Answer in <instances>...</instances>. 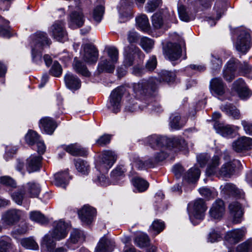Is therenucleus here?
I'll use <instances>...</instances> for the list:
<instances>
[{"instance_id": "1", "label": "nucleus", "mask_w": 252, "mask_h": 252, "mask_svg": "<svg viewBox=\"0 0 252 252\" xmlns=\"http://www.w3.org/2000/svg\"><path fill=\"white\" fill-rule=\"evenodd\" d=\"M53 226L54 228L44 236L41 243L42 246L45 247L48 251H51L56 247V241L64 239L67 234V226L63 221H55Z\"/></svg>"}, {"instance_id": "2", "label": "nucleus", "mask_w": 252, "mask_h": 252, "mask_svg": "<svg viewBox=\"0 0 252 252\" xmlns=\"http://www.w3.org/2000/svg\"><path fill=\"white\" fill-rule=\"evenodd\" d=\"M147 142L152 148L154 149L163 147H172L183 150L185 149L187 146L185 140L180 137L170 139L165 136L154 135L148 137Z\"/></svg>"}, {"instance_id": "3", "label": "nucleus", "mask_w": 252, "mask_h": 252, "mask_svg": "<svg viewBox=\"0 0 252 252\" xmlns=\"http://www.w3.org/2000/svg\"><path fill=\"white\" fill-rule=\"evenodd\" d=\"M159 82L156 78L150 77L134 83L133 90L135 97L143 99L150 97L157 89Z\"/></svg>"}, {"instance_id": "4", "label": "nucleus", "mask_w": 252, "mask_h": 252, "mask_svg": "<svg viewBox=\"0 0 252 252\" xmlns=\"http://www.w3.org/2000/svg\"><path fill=\"white\" fill-rule=\"evenodd\" d=\"M50 41V39L45 32H39L35 34L32 50V59L34 62L36 63H41L42 47L49 44Z\"/></svg>"}, {"instance_id": "5", "label": "nucleus", "mask_w": 252, "mask_h": 252, "mask_svg": "<svg viewBox=\"0 0 252 252\" xmlns=\"http://www.w3.org/2000/svg\"><path fill=\"white\" fill-rule=\"evenodd\" d=\"M188 209L189 219L192 223L195 225L198 222H194L195 220H200L203 219L207 207L204 200L199 198L189 204Z\"/></svg>"}, {"instance_id": "6", "label": "nucleus", "mask_w": 252, "mask_h": 252, "mask_svg": "<svg viewBox=\"0 0 252 252\" xmlns=\"http://www.w3.org/2000/svg\"><path fill=\"white\" fill-rule=\"evenodd\" d=\"M252 45L250 31L248 30L241 29L235 43L236 50L243 54H246L250 49Z\"/></svg>"}, {"instance_id": "7", "label": "nucleus", "mask_w": 252, "mask_h": 252, "mask_svg": "<svg viewBox=\"0 0 252 252\" xmlns=\"http://www.w3.org/2000/svg\"><path fill=\"white\" fill-rule=\"evenodd\" d=\"M136 56L140 59L144 58V55L140 49L133 44H130L126 46L124 52V64L126 67H129L133 65Z\"/></svg>"}, {"instance_id": "8", "label": "nucleus", "mask_w": 252, "mask_h": 252, "mask_svg": "<svg viewBox=\"0 0 252 252\" xmlns=\"http://www.w3.org/2000/svg\"><path fill=\"white\" fill-rule=\"evenodd\" d=\"M117 156L114 152L105 151L102 154L100 160L96 165V168L100 172L107 171L114 163Z\"/></svg>"}, {"instance_id": "9", "label": "nucleus", "mask_w": 252, "mask_h": 252, "mask_svg": "<svg viewBox=\"0 0 252 252\" xmlns=\"http://www.w3.org/2000/svg\"><path fill=\"white\" fill-rule=\"evenodd\" d=\"M125 92V88L120 86L111 92L109 97L110 105L108 106V108L114 113H117L120 111L121 99Z\"/></svg>"}, {"instance_id": "10", "label": "nucleus", "mask_w": 252, "mask_h": 252, "mask_svg": "<svg viewBox=\"0 0 252 252\" xmlns=\"http://www.w3.org/2000/svg\"><path fill=\"white\" fill-rule=\"evenodd\" d=\"M98 58V52L95 47L90 44L84 45L82 59L89 64L95 63Z\"/></svg>"}, {"instance_id": "11", "label": "nucleus", "mask_w": 252, "mask_h": 252, "mask_svg": "<svg viewBox=\"0 0 252 252\" xmlns=\"http://www.w3.org/2000/svg\"><path fill=\"white\" fill-rule=\"evenodd\" d=\"M50 29L52 36L56 40L64 42L67 39V34L64 28V24L63 21L55 22Z\"/></svg>"}, {"instance_id": "12", "label": "nucleus", "mask_w": 252, "mask_h": 252, "mask_svg": "<svg viewBox=\"0 0 252 252\" xmlns=\"http://www.w3.org/2000/svg\"><path fill=\"white\" fill-rule=\"evenodd\" d=\"M165 55L170 61H176L179 59L181 55V46L177 43H168L166 47L163 48Z\"/></svg>"}, {"instance_id": "13", "label": "nucleus", "mask_w": 252, "mask_h": 252, "mask_svg": "<svg viewBox=\"0 0 252 252\" xmlns=\"http://www.w3.org/2000/svg\"><path fill=\"white\" fill-rule=\"evenodd\" d=\"M246 233L244 228L235 229L228 231L224 236L225 243L235 244L240 241Z\"/></svg>"}, {"instance_id": "14", "label": "nucleus", "mask_w": 252, "mask_h": 252, "mask_svg": "<svg viewBox=\"0 0 252 252\" xmlns=\"http://www.w3.org/2000/svg\"><path fill=\"white\" fill-rule=\"evenodd\" d=\"M22 215V211L19 210L10 209L3 214L2 220L5 224L13 225L20 220Z\"/></svg>"}, {"instance_id": "15", "label": "nucleus", "mask_w": 252, "mask_h": 252, "mask_svg": "<svg viewBox=\"0 0 252 252\" xmlns=\"http://www.w3.org/2000/svg\"><path fill=\"white\" fill-rule=\"evenodd\" d=\"M95 214V209L88 205H84L78 212V215L82 221L87 224L92 222Z\"/></svg>"}, {"instance_id": "16", "label": "nucleus", "mask_w": 252, "mask_h": 252, "mask_svg": "<svg viewBox=\"0 0 252 252\" xmlns=\"http://www.w3.org/2000/svg\"><path fill=\"white\" fill-rule=\"evenodd\" d=\"M232 148L237 152L248 150L252 148V138L242 137L232 143Z\"/></svg>"}, {"instance_id": "17", "label": "nucleus", "mask_w": 252, "mask_h": 252, "mask_svg": "<svg viewBox=\"0 0 252 252\" xmlns=\"http://www.w3.org/2000/svg\"><path fill=\"white\" fill-rule=\"evenodd\" d=\"M240 161L233 159L224 163L218 170L217 175L222 177H230L234 172L236 166L239 164Z\"/></svg>"}, {"instance_id": "18", "label": "nucleus", "mask_w": 252, "mask_h": 252, "mask_svg": "<svg viewBox=\"0 0 252 252\" xmlns=\"http://www.w3.org/2000/svg\"><path fill=\"white\" fill-rule=\"evenodd\" d=\"M210 216L215 219H220L225 213V207L223 201L217 199L213 204L209 211Z\"/></svg>"}, {"instance_id": "19", "label": "nucleus", "mask_w": 252, "mask_h": 252, "mask_svg": "<svg viewBox=\"0 0 252 252\" xmlns=\"http://www.w3.org/2000/svg\"><path fill=\"white\" fill-rule=\"evenodd\" d=\"M210 89L212 93L222 95L225 93V85L220 78H214L210 82Z\"/></svg>"}, {"instance_id": "20", "label": "nucleus", "mask_w": 252, "mask_h": 252, "mask_svg": "<svg viewBox=\"0 0 252 252\" xmlns=\"http://www.w3.org/2000/svg\"><path fill=\"white\" fill-rule=\"evenodd\" d=\"M64 80L67 88L71 90H77L81 87V82L80 80L77 76L70 72H68L65 75Z\"/></svg>"}, {"instance_id": "21", "label": "nucleus", "mask_w": 252, "mask_h": 252, "mask_svg": "<svg viewBox=\"0 0 252 252\" xmlns=\"http://www.w3.org/2000/svg\"><path fill=\"white\" fill-rule=\"evenodd\" d=\"M42 158L40 156H31L27 159L26 167L29 173L35 172L39 170Z\"/></svg>"}, {"instance_id": "22", "label": "nucleus", "mask_w": 252, "mask_h": 252, "mask_svg": "<svg viewBox=\"0 0 252 252\" xmlns=\"http://www.w3.org/2000/svg\"><path fill=\"white\" fill-rule=\"evenodd\" d=\"M237 67L238 65L234 60H230L228 62L223 72V77L226 81L231 82L234 79L235 77V72Z\"/></svg>"}, {"instance_id": "23", "label": "nucleus", "mask_w": 252, "mask_h": 252, "mask_svg": "<svg viewBox=\"0 0 252 252\" xmlns=\"http://www.w3.org/2000/svg\"><path fill=\"white\" fill-rule=\"evenodd\" d=\"M39 127L48 134H52L57 125L55 122L50 117H44L39 122Z\"/></svg>"}, {"instance_id": "24", "label": "nucleus", "mask_w": 252, "mask_h": 252, "mask_svg": "<svg viewBox=\"0 0 252 252\" xmlns=\"http://www.w3.org/2000/svg\"><path fill=\"white\" fill-rule=\"evenodd\" d=\"M229 210L233 217V221L235 223L239 222L240 219L243 215V211L240 204L237 202H232L229 206Z\"/></svg>"}, {"instance_id": "25", "label": "nucleus", "mask_w": 252, "mask_h": 252, "mask_svg": "<svg viewBox=\"0 0 252 252\" xmlns=\"http://www.w3.org/2000/svg\"><path fill=\"white\" fill-rule=\"evenodd\" d=\"M220 109L225 112L228 116L232 117L233 119L238 120L241 118L240 111L231 104H226L220 106Z\"/></svg>"}, {"instance_id": "26", "label": "nucleus", "mask_w": 252, "mask_h": 252, "mask_svg": "<svg viewBox=\"0 0 252 252\" xmlns=\"http://www.w3.org/2000/svg\"><path fill=\"white\" fill-rule=\"evenodd\" d=\"M65 151L73 156H86L88 154L87 150L80 145L77 144H71L66 146Z\"/></svg>"}, {"instance_id": "27", "label": "nucleus", "mask_w": 252, "mask_h": 252, "mask_svg": "<svg viewBox=\"0 0 252 252\" xmlns=\"http://www.w3.org/2000/svg\"><path fill=\"white\" fill-rule=\"evenodd\" d=\"M84 22L83 15L81 11H74L70 15V25L72 28L82 26Z\"/></svg>"}, {"instance_id": "28", "label": "nucleus", "mask_w": 252, "mask_h": 252, "mask_svg": "<svg viewBox=\"0 0 252 252\" xmlns=\"http://www.w3.org/2000/svg\"><path fill=\"white\" fill-rule=\"evenodd\" d=\"M112 249L113 244L111 241L103 237L98 242L95 249V252H111Z\"/></svg>"}, {"instance_id": "29", "label": "nucleus", "mask_w": 252, "mask_h": 252, "mask_svg": "<svg viewBox=\"0 0 252 252\" xmlns=\"http://www.w3.org/2000/svg\"><path fill=\"white\" fill-rule=\"evenodd\" d=\"M54 178L55 184L57 186L63 188H65L70 179L68 172L66 171L56 173L54 175Z\"/></svg>"}, {"instance_id": "30", "label": "nucleus", "mask_w": 252, "mask_h": 252, "mask_svg": "<svg viewBox=\"0 0 252 252\" xmlns=\"http://www.w3.org/2000/svg\"><path fill=\"white\" fill-rule=\"evenodd\" d=\"M116 63H113L110 60H105L102 61L98 64V71L99 73L104 71L109 73L112 72L115 69Z\"/></svg>"}, {"instance_id": "31", "label": "nucleus", "mask_w": 252, "mask_h": 252, "mask_svg": "<svg viewBox=\"0 0 252 252\" xmlns=\"http://www.w3.org/2000/svg\"><path fill=\"white\" fill-rule=\"evenodd\" d=\"M73 68L77 73L81 74L83 76H89L90 75V72L88 70L85 64L81 61L78 60L76 58L74 60Z\"/></svg>"}, {"instance_id": "32", "label": "nucleus", "mask_w": 252, "mask_h": 252, "mask_svg": "<svg viewBox=\"0 0 252 252\" xmlns=\"http://www.w3.org/2000/svg\"><path fill=\"white\" fill-rule=\"evenodd\" d=\"M133 186L139 192H143L147 190L149 187V183L140 177H134L131 180Z\"/></svg>"}, {"instance_id": "33", "label": "nucleus", "mask_w": 252, "mask_h": 252, "mask_svg": "<svg viewBox=\"0 0 252 252\" xmlns=\"http://www.w3.org/2000/svg\"><path fill=\"white\" fill-rule=\"evenodd\" d=\"M170 119V126L174 129H180L185 124V122L181 119L179 114L177 113L172 114Z\"/></svg>"}, {"instance_id": "34", "label": "nucleus", "mask_w": 252, "mask_h": 252, "mask_svg": "<svg viewBox=\"0 0 252 252\" xmlns=\"http://www.w3.org/2000/svg\"><path fill=\"white\" fill-rule=\"evenodd\" d=\"M83 239V233L78 229H74L70 233L69 240L67 241L66 245L68 248H71L70 243L76 244Z\"/></svg>"}, {"instance_id": "35", "label": "nucleus", "mask_w": 252, "mask_h": 252, "mask_svg": "<svg viewBox=\"0 0 252 252\" xmlns=\"http://www.w3.org/2000/svg\"><path fill=\"white\" fill-rule=\"evenodd\" d=\"M220 158L218 156H214L210 161L208 163L207 168V173L210 175L217 174H218V170L217 167L220 165Z\"/></svg>"}, {"instance_id": "36", "label": "nucleus", "mask_w": 252, "mask_h": 252, "mask_svg": "<svg viewBox=\"0 0 252 252\" xmlns=\"http://www.w3.org/2000/svg\"><path fill=\"white\" fill-rule=\"evenodd\" d=\"M30 219L34 221L41 224H45L48 223L49 220L38 211H32L30 214Z\"/></svg>"}, {"instance_id": "37", "label": "nucleus", "mask_w": 252, "mask_h": 252, "mask_svg": "<svg viewBox=\"0 0 252 252\" xmlns=\"http://www.w3.org/2000/svg\"><path fill=\"white\" fill-rule=\"evenodd\" d=\"M136 23L143 31L148 30L150 27L148 18L146 15L142 14L136 18Z\"/></svg>"}, {"instance_id": "38", "label": "nucleus", "mask_w": 252, "mask_h": 252, "mask_svg": "<svg viewBox=\"0 0 252 252\" xmlns=\"http://www.w3.org/2000/svg\"><path fill=\"white\" fill-rule=\"evenodd\" d=\"M200 174L199 169L197 167L191 168L185 176V179L189 182L193 183L198 179Z\"/></svg>"}, {"instance_id": "39", "label": "nucleus", "mask_w": 252, "mask_h": 252, "mask_svg": "<svg viewBox=\"0 0 252 252\" xmlns=\"http://www.w3.org/2000/svg\"><path fill=\"white\" fill-rule=\"evenodd\" d=\"M21 245L27 249L36 250L38 245L32 237L24 238L20 241Z\"/></svg>"}, {"instance_id": "40", "label": "nucleus", "mask_w": 252, "mask_h": 252, "mask_svg": "<svg viewBox=\"0 0 252 252\" xmlns=\"http://www.w3.org/2000/svg\"><path fill=\"white\" fill-rule=\"evenodd\" d=\"M0 21L3 25H0V35L5 37H10L11 36L10 27L8 26L9 21L4 20L0 16Z\"/></svg>"}, {"instance_id": "41", "label": "nucleus", "mask_w": 252, "mask_h": 252, "mask_svg": "<svg viewBox=\"0 0 252 252\" xmlns=\"http://www.w3.org/2000/svg\"><path fill=\"white\" fill-rule=\"evenodd\" d=\"M149 241L148 236L145 234H140L134 239L135 244L140 248L148 246L149 244Z\"/></svg>"}, {"instance_id": "42", "label": "nucleus", "mask_w": 252, "mask_h": 252, "mask_svg": "<svg viewBox=\"0 0 252 252\" xmlns=\"http://www.w3.org/2000/svg\"><path fill=\"white\" fill-rule=\"evenodd\" d=\"M40 139L39 135L35 131L30 130L25 136L26 143L29 145H33Z\"/></svg>"}, {"instance_id": "43", "label": "nucleus", "mask_w": 252, "mask_h": 252, "mask_svg": "<svg viewBox=\"0 0 252 252\" xmlns=\"http://www.w3.org/2000/svg\"><path fill=\"white\" fill-rule=\"evenodd\" d=\"M233 87L238 92L239 95L245 96L243 92L244 91H247V85L242 79L239 78L236 80L233 84Z\"/></svg>"}, {"instance_id": "44", "label": "nucleus", "mask_w": 252, "mask_h": 252, "mask_svg": "<svg viewBox=\"0 0 252 252\" xmlns=\"http://www.w3.org/2000/svg\"><path fill=\"white\" fill-rule=\"evenodd\" d=\"M27 189L31 197H37L40 192V187L34 182L28 183Z\"/></svg>"}, {"instance_id": "45", "label": "nucleus", "mask_w": 252, "mask_h": 252, "mask_svg": "<svg viewBox=\"0 0 252 252\" xmlns=\"http://www.w3.org/2000/svg\"><path fill=\"white\" fill-rule=\"evenodd\" d=\"M76 169L83 174H86L89 170V165L86 161L78 159L75 163Z\"/></svg>"}, {"instance_id": "46", "label": "nucleus", "mask_w": 252, "mask_h": 252, "mask_svg": "<svg viewBox=\"0 0 252 252\" xmlns=\"http://www.w3.org/2000/svg\"><path fill=\"white\" fill-rule=\"evenodd\" d=\"M221 192L229 195H235L237 194V189L234 185L230 183H227L221 186Z\"/></svg>"}, {"instance_id": "47", "label": "nucleus", "mask_w": 252, "mask_h": 252, "mask_svg": "<svg viewBox=\"0 0 252 252\" xmlns=\"http://www.w3.org/2000/svg\"><path fill=\"white\" fill-rule=\"evenodd\" d=\"M237 252H252V239L248 240L239 245L236 248Z\"/></svg>"}, {"instance_id": "48", "label": "nucleus", "mask_w": 252, "mask_h": 252, "mask_svg": "<svg viewBox=\"0 0 252 252\" xmlns=\"http://www.w3.org/2000/svg\"><path fill=\"white\" fill-rule=\"evenodd\" d=\"M141 46L142 48L147 53L150 52L153 48L154 42L153 40L147 38L143 37L141 40Z\"/></svg>"}, {"instance_id": "49", "label": "nucleus", "mask_w": 252, "mask_h": 252, "mask_svg": "<svg viewBox=\"0 0 252 252\" xmlns=\"http://www.w3.org/2000/svg\"><path fill=\"white\" fill-rule=\"evenodd\" d=\"M178 14L180 19L183 21L188 22L193 19L189 16L187 12L186 7L180 5L178 7Z\"/></svg>"}, {"instance_id": "50", "label": "nucleus", "mask_w": 252, "mask_h": 252, "mask_svg": "<svg viewBox=\"0 0 252 252\" xmlns=\"http://www.w3.org/2000/svg\"><path fill=\"white\" fill-rule=\"evenodd\" d=\"M107 52L109 60L113 63H117L119 58V51L118 49L114 47H109L107 49Z\"/></svg>"}, {"instance_id": "51", "label": "nucleus", "mask_w": 252, "mask_h": 252, "mask_svg": "<svg viewBox=\"0 0 252 252\" xmlns=\"http://www.w3.org/2000/svg\"><path fill=\"white\" fill-rule=\"evenodd\" d=\"M234 132L233 129L229 125L220 126L218 129V132L223 137L231 135Z\"/></svg>"}, {"instance_id": "52", "label": "nucleus", "mask_w": 252, "mask_h": 252, "mask_svg": "<svg viewBox=\"0 0 252 252\" xmlns=\"http://www.w3.org/2000/svg\"><path fill=\"white\" fill-rule=\"evenodd\" d=\"M159 74L161 78L164 81L171 82L175 80V74L174 72L167 70H162Z\"/></svg>"}, {"instance_id": "53", "label": "nucleus", "mask_w": 252, "mask_h": 252, "mask_svg": "<svg viewBox=\"0 0 252 252\" xmlns=\"http://www.w3.org/2000/svg\"><path fill=\"white\" fill-rule=\"evenodd\" d=\"M104 11V8L102 5L97 6L93 12L94 19L97 22H99L102 18Z\"/></svg>"}, {"instance_id": "54", "label": "nucleus", "mask_w": 252, "mask_h": 252, "mask_svg": "<svg viewBox=\"0 0 252 252\" xmlns=\"http://www.w3.org/2000/svg\"><path fill=\"white\" fill-rule=\"evenodd\" d=\"M152 24L156 29L161 28L163 24L162 16L160 14H155L152 17Z\"/></svg>"}, {"instance_id": "55", "label": "nucleus", "mask_w": 252, "mask_h": 252, "mask_svg": "<svg viewBox=\"0 0 252 252\" xmlns=\"http://www.w3.org/2000/svg\"><path fill=\"white\" fill-rule=\"evenodd\" d=\"M126 170L123 166H118L112 171L111 177L114 180H117L119 177L123 176Z\"/></svg>"}, {"instance_id": "56", "label": "nucleus", "mask_w": 252, "mask_h": 252, "mask_svg": "<svg viewBox=\"0 0 252 252\" xmlns=\"http://www.w3.org/2000/svg\"><path fill=\"white\" fill-rule=\"evenodd\" d=\"M1 184L11 188H15L16 184L15 181L9 176H2L0 178Z\"/></svg>"}, {"instance_id": "57", "label": "nucleus", "mask_w": 252, "mask_h": 252, "mask_svg": "<svg viewBox=\"0 0 252 252\" xmlns=\"http://www.w3.org/2000/svg\"><path fill=\"white\" fill-rule=\"evenodd\" d=\"M50 72L52 75L59 77L62 73L61 65L57 62H55L50 69Z\"/></svg>"}, {"instance_id": "58", "label": "nucleus", "mask_w": 252, "mask_h": 252, "mask_svg": "<svg viewBox=\"0 0 252 252\" xmlns=\"http://www.w3.org/2000/svg\"><path fill=\"white\" fill-rule=\"evenodd\" d=\"M164 227V224L163 222L158 220L154 221L152 225V229L155 231V234H158L163 230Z\"/></svg>"}, {"instance_id": "59", "label": "nucleus", "mask_w": 252, "mask_h": 252, "mask_svg": "<svg viewBox=\"0 0 252 252\" xmlns=\"http://www.w3.org/2000/svg\"><path fill=\"white\" fill-rule=\"evenodd\" d=\"M162 3L161 0H152L148 2L146 7L147 10L148 12L154 11L157 7L159 6Z\"/></svg>"}, {"instance_id": "60", "label": "nucleus", "mask_w": 252, "mask_h": 252, "mask_svg": "<svg viewBox=\"0 0 252 252\" xmlns=\"http://www.w3.org/2000/svg\"><path fill=\"white\" fill-rule=\"evenodd\" d=\"M214 10L217 14V18L219 19L225 10L223 3L220 1H217L214 6Z\"/></svg>"}, {"instance_id": "61", "label": "nucleus", "mask_w": 252, "mask_h": 252, "mask_svg": "<svg viewBox=\"0 0 252 252\" xmlns=\"http://www.w3.org/2000/svg\"><path fill=\"white\" fill-rule=\"evenodd\" d=\"M157 65V61L155 56L151 57L147 61L146 64V68L149 71H153Z\"/></svg>"}, {"instance_id": "62", "label": "nucleus", "mask_w": 252, "mask_h": 252, "mask_svg": "<svg viewBox=\"0 0 252 252\" xmlns=\"http://www.w3.org/2000/svg\"><path fill=\"white\" fill-rule=\"evenodd\" d=\"M200 194L207 199H211L214 197L212 191L208 188H201L198 190Z\"/></svg>"}, {"instance_id": "63", "label": "nucleus", "mask_w": 252, "mask_h": 252, "mask_svg": "<svg viewBox=\"0 0 252 252\" xmlns=\"http://www.w3.org/2000/svg\"><path fill=\"white\" fill-rule=\"evenodd\" d=\"M135 165L139 169L152 167V163L145 162L139 158L136 159L134 161Z\"/></svg>"}, {"instance_id": "64", "label": "nucleus", "mask_w": 252, "mask_h": 252, "mask_svg": "<svg viewBox=\"0 0 252 252\" xmlns=\"http://www.w3.org/2000/svg\"><path fill=\"white\" fill-rule=\"evenodd\" d=\"M111 140V135L104 134L102 135L96 141V144L99 146H104L109 143Z\"/></svg>"}]
</instances>
